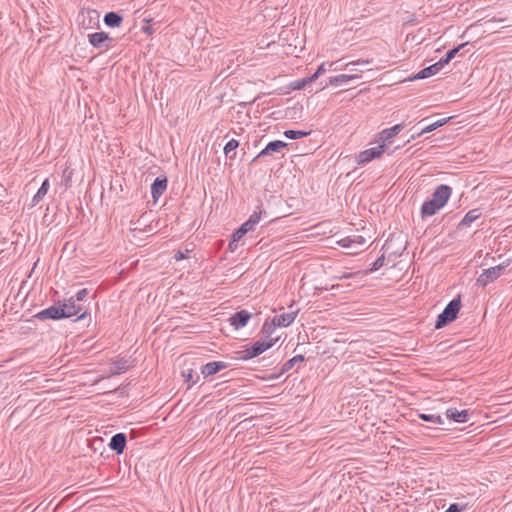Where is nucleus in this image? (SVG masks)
<instances>
[{
  "mask_svg": "<svg viewBox=\"0 0 512 512\" xmlns=\"http://www.w3.org/2000/svg\"><path fill=\"white\" fill-rule=\"evenodd\" d=\"M59 305L65 312V318L72 316H78L77 320H84L86 317H90V313L83 306H70L67 303L59 301Z\"/></svg>",
  "mask_w": 512,
  "mask_h": 512,
  "instance_id": "10",
  "label": "nucleus"
},
{
  "mask_svg": "<svg viewBox=\"0 0 512 512\" xmlns=\"http://www.w3.org/2000/svg\"><path fill=\"white\" fill-rule=\"evenodd\" d=\"M88 295V289L86 288H83L81 290H79L75 295V299L78 300L79 302L83 301L86 296Z\"/></svg>",
  "mask_w": 512,
  "mask_h": 512,
  "instance_id": "42",
  "label": "nucleus"
},
{
  "mask_svg": "<svg viewBox=\"0 0 512 512\" xmlns=\"http://www.w3.org/2000/svg\"><path fill=\"white\" fill-rule=\"evenodd\" d=\"M349 3H350V5L352 6L353 4H357L358 2L350 1Z\"/></svg>",
  "mask_w": 512,
  "mask_h": 512,
  "instance_id": "52",
  "label": "nucleus"
},
{
  "mask_svg": "<svg viewBox=\"0 0 512 512\" xmlns=\"http://www.w3.org/2000/svg\"><path fill=\"white\" fill-rule=\"evenodd\" d=\"M34 318L45 321V320H61L65 319V312L59 305V301L54 305L41 310L37 314L34 315Z\"/></svg>",
  "mask_w": 512,
  "mask_h": 512,
  "instance_id": "7",
  "label": "nucleus"
},
{
  "mask_svg": "<svg viewBox=\"0 0 512 512\" xmlns=\"http://www.w3.org/2000/svg\"><path fill=\"white\" fill-rule=\"evenodd\" d=\"M238 146H239V141H237L235 139L229 140L224 147V154L226 155V157H229L230 159H234L235 153L233 155H230V153L233 152L234 150H236L238 148Z\"/></svg>",
  "mask_w": 512,
  "mask_h": 512,
  "instance_id": "33",
  "label": "nucleus"
},
{
  "mask_svg": "<svg viewBox=\"0 0 512 512\" xmlns=\"http://www.w3.org/2000/svg\"><path fill=\"white\" fill-rule=\"evenodd\" d=\"M496 20L494 19H491V20H488L487 23H492V22H495Z\"/></svg>",
  "mask_w": 512,
  "mask_h": 512,
  "instance_id": "51",
  "label": "nucleus"
},
{
  "mask_svg": "<svg viewBox=\"0 0 512 512\" xmlns=\"http://www.w3.org/2000/svg\"><path fill=\"white\" fill-rule=\"evenodd\" d=\"M510 264V261L507 260L497 266L490 267L488 269L483 270V272L479 275L476 280L477 285L481 287H486L488 284L498 279Z\"/></svg>",
  "mask_w": 512,
  "mask_h": 512,
  "instance_id": "4",
  "label": "nucleus"
},
{
  "mask_svg": "<svg viewBox=\"0 0 512 512\" xmlns=\"http://www.w3.org/2000/svg\"><path fill=\"white\" fill-rule=\"evenodd\" d=\"M103 21L110 28H118L123 22V16L118 12L110 11L104 15Z\"/></svg>",
  "mask_w": 512,
  "mask_h": 512,
  "instance_id": "20",
  "label": "nucleus"
},
{
  "mask_svg": "<svg viewBox=\"0 0 512 512\" xmlns=\"http://www.w3.org/2000/svg\"><path fill=\"white\" fill-rule=\"evenodd\" d=\"M130 361L127 358H120L112 362L110 375H118L126 372L130 367Z\"/></svg>",
  "mask_w": 512,
  "mask_h": 512,
  "instance_id": "22",
  "label": "nucleus"
},
{
  "mask_svg": "<svg viewBox=\"0 0 512 512\" xmlns=\"http://www.w3.org/2000/svg\"><path fill=\"white\" fill-rule=\"evenodd\" d=\"M418 417L421 420L430 422L432 424H436V425L444 424V420L442 419V417L440 415L420 413V414H418Z\"/></svg>",
  "mask_w": 512,
  "mask_h": 512,
  "instance_id": "30",
  "label": "nucleus"
},
{
  "mask_svg": "<svg viewBox=\"0 0 512 512\" xmlns=\"http://www.w3.org/2000/svg\"><path fill=\"white\" fill-rule=\"evenodd\" d=\"M320 75L315 71L310 77H306L308 83L314 82Z\"/></svg>",
  "mask_w": 512,
  "mask_h": 512,
  "instance_id": "47",
  "label": "nucleus"
},
{
  "mask_svg": "<svg viewBox=\"0 0 512 512\" xmlns=\"http://www.w3.org/2000/svg\"><path fill=\"white\" fill-rule=\"evenodd\" d=\"M365 11V8H363L361 11L355 12L351 18H362L366 15L363 13Z\"/></svg>",
  "mask_w": 512,
  "mask_h": 512,
  "instance_id": "48",
  "label": "nucleus"
},
{
  "mask_svg": "<svg viewBox=\"0 0 512 512\" xmlns=\"http://www.w3.org/2000/svg\"><path fill=\"white\" fill-rule=\"evenodd\" d=\"M404 127H405V124L400 123V124L394 125L391 128L382 130L378 134L379 141L381 142L380 144H386V142L390 141V139H392L394 136L399 134L404 129Z\"/></svg>",
  "mask_w": 512,
  "mask_h": 512,
  "instance_id": "14",
  "label": "nucleus"
},
{
  "mask_svg": "<svg viewBox=\"0 0 512 512\" xmlns=\"http://www.w3.org/2000/svg\"><path fill=\"white\" fill-rule=\"evenodd\" d=\"M276 327L277 326H276V324L274 323L273 320L271 322L265 321L263 326H262V329H261V333L264 336L262 339H266V340L272 339L271 335L275 331Z\"/></svg>",
  "mask_w": 512,
  "mask_h": 512,
  "instance_id": "29",
  "label": "nucleus"
},
{
  "mask_svg": "<svg viewBox=\"0 0 512 512\" xmlns=\"http://www.w3.org/2000/svg\"><path fill=\"white\" fill-rule=\"evenodd\" d=\"M305 361V358L303 355H296L294 357H292L291 359H289L288 361H286L282 368H281V371H280V374H284L286 372H288L290 369H292L297 363H301V362H304Z\"/></svg>",
  "mask_w": 512,
  "mask_h": 512,
  "instance_id": "26",
  "label": "nucleus"
},
{
  "mask_svg": "<svg viewBox=\"0 0 512 512\" xmlns=\"http://www.w3.org/2000/svg\"><path fill=\"white\" fill-rule=\"evenodd\" d=\"M48 189H49V181H48V179H45L43 181L42 185L40 186V188L38 189L37 193L34 195V197L32 199V202L34 205L38 204L40 202V200H42V198L47 194Z\"/></svg>",
  "mask_w": 512,
  "mask_h": 512,
  "instance_id": "28",
  "label": "nucleus"
},
{
  "mask_svg": "<svg viewBox=\"0 0 512 512\" xmlns=\"http://www.w3.org/2000/svg\"><path fill=\"white\" fill-rule=\"evenodd\" d=\"M248 231L246 227L242 225L232 234V239L229 243V249L233 251L237 247V242L246 234Z\"/></svg>",
  "mask_w": 512,
  "mask_h": 512,
  "instance_id": "25",
  "label": "nucleus"
},
{
  "mask_svg": "<svg viewBox=\"0 0 512 512\" xmlns=\"http://www.w3.org/2000/svg\"><path fill=\"white\" fill-rule=\"evenodd\" d=\"M356 78H358V75H356V74H352V75L341 74V75L330 77L327 85L340 86V85H343V84L349 82L350 80H353Z\"/></svg>",
  "mask_w": 512,
  "mask_h": 512,
  "instance_id": "23",
  "label": "nucleus"
},
{
  "mask_svg": "<svg viewBox=\"0 0 512 512\" xmlns=\"http://www.w3.org/2000/svg\"><path fill=\"white\" fill-rule=\"evenodd\" d=\"M337 243H338L341 247H343V248L352 249V251L354 250L353 241H352V237H351V236H348V237L342 238V239H340L339 241H337Z\"/></svg>",
  "mask_w": 512,
  "mask_h": 512,
  "instance_id": "36",
  "label": "nucleus"
},
{
  "mask_svg": "<svg viewBox=\"0 0 512 512\" xmlns=\"http://www.w3.org/2000/svg\"><path fill=\"white\" fill-rule=\"evenodd\" d=\"M262 217V211L259 209L258 211H254L253 214L249 217L247 221H245L242 226L246 227V230L253 231L255 226L260 222Z\"/></svg>",
  "mask_w": 512,
  "mask_h": 512,
  "instance_id": "24",
  "label": "nucleus"
},
{
  "mask_svg": "<svg viewBox=\"0 0 512 512\" xmlns=\"http://www.w3.org/2000/svg\"><path fill=\"white\" fill-rule=\"evenodd\" d=\"M311 132L310 131H301V130H285L284 131V136L288 139H299V138H302V137H306L310 134Z\"/></svg>",
  "mask_w": 512,
  "mask_h": 512,
  "instance_id": "32",
  "label": "nucleus"
},
{
  "mask_svg": "<svg viewBox=\"0 0 512 512\" xmlns=\"http://www.w3.org/2000/svg\"><path fill=\"white\" fill-rule=\"evenodd\" d=\"M143 21H144V22H146V23H147V25L142 26V31H143L144 33L148 34V35H152V34L154 33V30H153L152 26H151V25H149V23L152 21L151 16H150V15L145 16V17L143 18Z\"/></svg>",
  "mask_w": 512,
  "mask_h": 512,
  "instance_id": "37",
  "label": "nucleus"
},
{
  "mask_svg": "<svg viewBox=\"0 0 512 512\" xmlns=\"http://www.w3.org/2000/svg\"><path fill=\"white\" fill-rule=\"evenodd\" d=\"M89 43L97 49L104 48L108 50L112 47L113 38L106 32H95L88 35Z\"/></svg>",
  "mask_w": 512,
  "mask_h": 512,
  "instance_id": "8",
  "label": "nucleus"
},
{
  "mask_svg": "<svg viewBox=\"0 0 512 512\" xmlns=\"http://www.w3.org/2000/svg\"><path fill=\"white\" fill-rule=\"evenodd\" d=\"M452 194V188L448 185H438L430 200L425 201L421 206L422 218L435 215L448 202Z\"/></svg>",
  "mask_w": 512,
  "mask_h": 512,
  "instance_id": "1",
  "label": "nucleus"
},
{
  "mask_svg": "<svg viewBox=\"0 0 512 512\" xmlns=\"http://www.w3.org/2000/svg\"><path fill=\"white\" fill-rule=\"evenodd\" d=\"M189 252H190L189 250H186V252H185V253H184V252H182V251H177V252L174 254V259H175L176 261L183 260V259H185V258H187V257H188L187 255H188V253H189Z\"/></svg>",
  "mask_w": 512,
  "mask_h": 512,
  "instance_id": "44",
  "label": "nucleus"
},
{
  "mask_svg": "<svg viewBox=\"0 0 512 512\" xmlns=\"http://www.w3.org/2000/svg\"><path fill=\"white\" fill-rule=\"evenodd\" d=\"M287 143L281 140H274L269 142L264 149H262L257 156L253 159L256 161L259 158L273 155L275 153H280L285 147H287Z\"/></svg>",
  "mask_w": 512,
  "mask_h": 512,
  "instance_id": "9",
  "label": "nucleus"
},
{
  "mask_svg": "<svg viewBox=\"0 0 512 512\" xmlns=\"http://www.w3.org/2000/svg\"><path fill=\"white\" fill-rule=\"evenodd\" d=\"M393 243H394V239L389 238L388 240H386V242L384 243V245L382 247L384 254L388 255L389 261L395 260L397 257L401 256V254H402L401 247L398 249H395V248H393Z\"/></svg>",
  "mask_w": 512,
  "mask_h": 512,
  "instance_id": "21",
  "label": "nucleus"
},
{
  "mask_svg": "<svg viewBox=\"0 0 512 512\" xmlns=\"http://www.w3.org/2000/svg\"><path fill=\"white\" fill-rule=\"evenodd\" d=\"M228 367L226 362L223 361H213L209 362L202 366L201 368V374L206 378L209 376H212L219 371L226 369Z\"/></svg>",
  "mask_w": 512,
  "mask_h": 512,
  "instance_id": "13",
  "label": "nucleus"
},
{
  "mask_svg": "<svg viewBox=\"0 0 512 512\" xmlns=\"http://www.w3.org/2000/svg\"><path fill=\"white\" fill-rule=\"evenodd\" d=\"M461 308V300L460 297L452 299L444 310L438 315L437 320L435 322V328L441 329L453 322L460 311Z\"/></svg>",
  "mask_w": 512,
  "mask_h": 512,
  "instance_id": "2",
  "label": "nucleus"
},
{
  "mask_svg": "<svg viewBox=\"0 0 512 512\" xmlns=\"http://www.w3.org/2000/svg\"><path fill=\"white\" fill-rule=\"evenodd\" d=\"M445 66L440 59L438 62L420 70L412 79H425L437 74Z\"/></svg>",
  "mask_w": 512,
  "mask_h": 512,
  "instance_id": "15",
  "label": "nucleus"
},
{
  "mask_svg": "<svg viewBox=\"0 0 512 512\" xmlns=\"http://www.w3.org/2000/svg\"><path fill=\"white\" fill-rule=\"evenodd\" d=\"M354 275H355L354 273H345L342 276H339L338 278L339 279H348V278L353 277Z\"/></svg>",
  "mask_w": 512,
  "mask_h": 512,
  "instance_id": "49",
  "label": "nucleus"
},
{
  "mask_svg": "<svg viewBox=\"0 0 512 512\" xmlns=\"http://www.w3.org/2000/svg\"><path fill=\"white\" fill-rule=\"evenodd\" d=\"M71 177H72V170H70L69 168H66L63 171V182H64V185L66 188L70 186Z\"/></svg>",
  "mask_w": 512,
  "mask_h": 512,
  "instance_id": "39",
  "label": "nucleus"
},
{
  "mask_svg": "<svg viewBox=\"0 0 512 512\" xmlns=\"http://www.w3.org/2000/svg\"><path fill=\"white\" fill-rule=\"evenodd\" d=\"M252 314L246 310H240L231 315L229 321L230 324L236 329H241L247 325Z\"/></svg>",
  "mask_w": 512,
  "mask_h": 512,
  "instance_id": "12",
  "label": "nucleus"
},
{
  "mask_svg": "<svg viewBox=\"0 0 512 512\" xmlns=\"http://www.w3.org/2000/svg\"><path fill=\"white\" fill-rule=\"evenodd\" d=\"M385 149L386 144H379L376 147H372L364 151H361L356 157V162L359 165H366L369 162L373 161L374 159L381 157L382 154L385 152Z\"/></svg>",
  "mask_w": 512,
  "mask_h": 512,
  "instance_id": "6",
  "label": "nucleus"
},
{
  "mask_svg": "<svg viewBox=\"0 0 512 512\" xmlns=\"http://www.w3.org/2000/svg\"><path fill=\"white\" fill-rule=\"evenodd\" d=\"M482 215L479 208L469 210L458 224V229L471 226Z\"/></svg>",
  "mask_w": 512,
  "mask_h": 512,
  "instance_id": "19",
  "label": "nucleus"
},
{
  "mask_svg": "<svg viewBox=\"0 0 512 512\" xmlns=\"http://www.w3.org/2000/svg\"><path fill=\"white\" fill-rule=\"evenodd\" d=\"M468 43H462V44H459L458 46L450 49L449 51H447V53L445 54L444 57L441 58L442 60V63H444L445 65H447L452 59L455 58V56L467 45Z\"/></svg>",
  "mask_w": 512,
  "mask_h": 512,
  "instance_id": "27",
  "label": "nucleus"
},
{
  "mask_svg": "<svg viewBox=\"0 0 512 512\" xmlns=\"http://www.w3.org/2000/svg\"><path fill=\"white\" fill-rule=\"evenodd\" d=\"M417 133H418V132H414V134H412V135H411V139H413V140H414V139H416V138L418 137V136H417Z\"/></svg>",
  "mask_w": 512,
  "mask_h": 512,
  "instance_id": "50",
  "label": "nucleus"
},
{
  "mask_svg": "<svg viewBox=\"0 0 512 512\" xmlns=\"http://www.w3.org/2000/svg\"><path fill=\"white\" fill-rule=\"evenodd\" d=\"M308 83L307 79L306 78H303V79H299V80H296L295 82H293V86L292 88L293 89H302L304 88Z\"/></svg>",
  "mask_w": 512,
  "mask_h": 512,
  "instance_id": "41",
  "label": "nucleus"
},
{
  "mask_svg": "<svg viewBox=\"0 0 512 512\" xmlns=\"http://www.w3.org/2000/svg\"><path fill=\"white\" fill-rule=\"evenodd\" d=\"M278 338L275 339H260L254 342L250 347H246L244 350L237 352L238 359L240 360H249L254 357L259 356L269 348H271L276 342Z\"/></svg>",
  "mask_w": 512,
  "mask_h": 512,
  "instance_id": "3",
  "label": "nucleus"
},
{
  "mask_svg": "<svg viewBox=\"0 0 512 512\" xmlns=\"http://www.w3.org/2000/svg\"><path fill=\"white\" fill-rule=\"evenodd\" d=\"M100 14L95 9H83L78 15L79 25L84 29L99 28Z\"/></svg>",
  "mask_w": 512,
  "mask_h": 512,
  "instance_id": "5",
  "label": "nucleus"
},
{
  "mask_svg": "<svg viewBox=\"0 0 512 512\" xmlns=\"http://www.w3.org/2000/svg\"><path fill=\"white\" fill-rule=\"evenodd\" d=\"M371 62H372V60H357V61L349 62L347 64V66L350 67V66H355V65H366Z\"/></svg>",
  "mask_w": 512,
  "mask_h": 512,
  "instance_id": "45",
  "label": "nucleus"
},
{
  "mask_svg": "<svg viewBox=\"0 0 512 512\" xmlns=\"http://www.w3.org/2000/svg\"><path fill=\"white\" fill-rule=\"evenodd\" d=\"M446 417L457 423H466L469 421V411H460L457 408H448L446 410Z\"/></svg>",
  "mask_w": 512,
  "mask_h": 512,
  "instance_id": "16",
  "label": "nucleus"
},
{
  "mask_svg": "<svg viewBox=\"0 0 512 512\" xmlns=\"http://www.w3.org/2000/svg\"><path fill=\"white\" fill-rule=\"evenodd\" d=\"M326 65L329 66V68H331L333 65H334V62H326V63H322L316 70V72L319 74V75H322L326 72Z\"/></svg>",
  "mask_w": 512,
  "mask_h": 512,
  "instance_id": "43",
  "label": "nucleus"
},
{
  "mask_svg": "<svg viewBox=\"0 0 512 512\" xmlns=\"http://www.w3.org/2000/svg\"><path fill=\"white\" fill-rule=\"evenodd\" d=\"M193 373L194 371L192 369H188L182 372V375L185 378V382L189 383L188 388L197 382V380L193 379Z\"/></svg>",
  "mask_w": 512,
  "mask_h": 512,
  "instance_id": "35",
  "label": "nucleus"
},
{
  "mask_svg": "<svg viewBox=\"0 0 512 512\" xmlns=\"http://www.w3.org/2000/svg\"><path fill=\"white\" fill-rule=\"evenodd\" d=\"M465 509L464 505L458 503L451 504L445 512H462Z\"/></svg>",
  "mask_w": 512,
  "mask_h": 512,
  "instance_id": "40",
  "label": "nucleus"
},
{
  "mask_svg": "<svg viewBox=\"0 0 512 512\" xmlns=\"http://www.w3.org/2000/svg\"><path fill=\"white\" fill-rule=\"evenodd\" d=\"M354 250L351 251V254H356L360 251V248H362L365 245V238L362 236H353L352 237Z\"/></svg>",
  "mask_w": 512,
  "mask_h": 512,
  "instance_id": "34",
  "label": "nucleus"
},
{
  "mask_svg": "<svg viewBox=\"0 0 512 512\" xmlns=\"http://www.w3.org/2000/svg\"><path fill=\"white\" fill-rule=\"evenodd\" d=\"M448 120H449V118L440 119V120L434 122L433 124H430V125L424 127L421 131H419L417 133V136H421L423 134H426V133L434 131L435 129H437V128L443 126L444 124H446Z\"/></svg>",
  "mask_w": 512,
  "mask_h": 512,
  "instance_id": "31",
  "label": "nucleus"
},
{
  "mask_svg": "<svg viewBox=\"0 0 512 512\" xmlns=\"http://www.w3.org/2000/svg\"><path fill=\"white\" fill-rule=\"evenodd\" d=\"M297 314L298 311L282 313L280 315L275 316L272 320L274 321L277 327H288L291 323L294 322Z\"/></svg>",
  "mask_w": 512,
  "mask_h": 512,
  "instance_id": "18",
  "label": "nucleus"
},
{
  "mask_svg": "<svg viewBox=\"0 0 512 512\" xmlns=\"http://www.w3.org/2000/svg\"><path fill=\"white\" fill-rule=\"evenodd\" d=\"M78 300L75 299L74 296H71L67 301H65L64 303H67L68 305L70 306H82L81 304H78Z\"/></svg>",
  "mask_w": 512,
  "mask_h": 512,
  "instance_id": "46",
  "label": "nucleus"
},
{
  "mask_svg": "<svg viewBox=\"0 0 512 512\" xmlns=\"http://www.w3.org/2000/svg\"><path fill=\"white\" fill-rule=\"evenodd\" d=\"M385 254L383 253L380 257H378L372 264L370 271H376L380 269L384 265Z\"/></svg>",
  "mask_w": 512,
  "mask_h": 512,
  "instance_id": "38",
  "label": "nucleus"
},
{
  "mask_svg": "<svg viewBox=\"0 0 512 512\" xmlns=\"http://www.w3.org/2000/svg\"><path fill=\"white\" fill-rule=\"evenodd\" d=\"M127 443V436L125 433H117L113 435L109 442V448L114 451L117 455L124 452Z\"/></svg>",
  "mask_w": 512,
  "mask_h": 512,
  "instance_id": "11",
  "label": "nucleus"
},
{
  "mask_svg": "<svg viewBox=\"0 0 512 512\" xmlns=\"http://www.w3.org/2000/svg\"><path fill=\"white\" fill-rule=\"evenodd\" d=\"M167 188V179L157 177L151 184V195L154 201H157L159 197L165 192Z\"/></svg>",
  "mask_w": 512,
  "mask_h": 512,
  "instance_id": "17",
  "label": "nucleus"
}]
</instances>
